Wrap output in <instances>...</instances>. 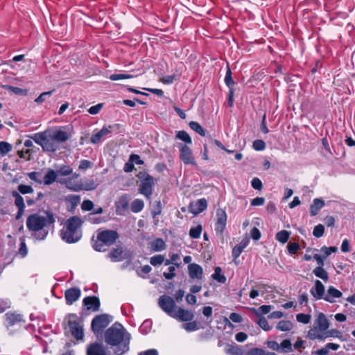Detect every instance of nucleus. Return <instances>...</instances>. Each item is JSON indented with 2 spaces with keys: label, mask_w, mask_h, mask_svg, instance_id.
Returning a JSON list of instances; mask_svg holds the SVG:
<instances>
[{
  "label": "nucleus",
  "mask_w": 355,
  "mask_h": 355,
  "mask_svg": "<svg viewBox=\"0 0 355 355\" xmlns=\"http://www.w3.org/2000/svg\"><path fill=\"white\" fill-rule=\"evenodd\" d=\"M112 320V316L107 313L96 315L92 320L91 323V328L92 331L94 334H98L101 332L109 325Z\"/></svg>",
  "instance_id": "8"
},
{
  "label": "nucleus",
  "mask_w": 355,
  "mask_h": 355,
  "mask_svg": "<svg viewBox=\"0 0 355 355\" xmlns=\"http://www.w3.org/2000/svg\"><path fill=\"white\" fill-rule=\"evenodd\" d=\"M280 350L283 352H289L292 351V344L288 339L284 340L280 344Z\"/></svg>",
  "instance_id": "48"
},
{
  "label": "nucleus",
  "mask_w": 355,
  "mask_h": 355,
  "mask_svg": "<svg viewBox=\"0 0 355 355\" xmlns=\"http://www.w3.org/2000/svg\"><path fill=\"white\" fill-rule=\"evenodd\" d=\"M310 293L315 300H324L326 294L324 286L320 280H315L310 290Z\"/></svg>",
  "instance_id": "13"
},
{
  "label": "nucleus",
  "mask_w": 355,
  "mask_h": 355,
  "mask_svg": "<svg viewBox=\"0 0 355 355\" xmlns=\"http://www.w3.org/2000/svg\"><path fill=\"white\" fill-rule=\"evenodd\" d=\"M288 251L291 254H295L300 249V245L297 243H290L287 246Z\"/></svg>",
  "instance_id": "60"
},
{
  "label": "nucleus",
  "mask_w": 355,
  "mask_h": 355,
  "mask_svg": "<svg viewBox=\"0 0 355 355\" xmlns=\"http://www.w3.org/2000/svg\"><path fill=\"white\" fill-rule=\"evenodd\" d=\"M150 245L154 252H161L166 248V243L162 239H156L151 241Z\"/></svg>",
  "instance_id": "29"
},
{
  "label": "nucleus",
  "mask_w": 355,
  "mask_h": 355,
  "mask_svg": "<svg viewBox=\"0 0 355 355\" xmlns=\"http://www.w3.org/2000/svg\"><path fill=\"white\" fill-rule=\"evenodd\" d=\"M274 308L272 305H261L258 309L250 308V310L257 316L263 317L262 315L268 314Z\"/></svg>",
  "instance_id": "26"
},
{
  "label": "nucleus",
  "mask_w": 355,
  "mask_h": 355,
  "mask_svg": "<svg viewBox=\"0 0 355 355\" xmlns=\"http://www.w3.org/2000/svg\"><path fill=\"white\" fill-rule=\"evenodd\" d=\"M125 330L119 323H114L105 332V341L107 345L116 346L124 340Z\"/></svg>",
  "instance_id": "5"
},
{
  "label": "nucleus",
  "mask_w": 355,
  "mask_h": 355,
  "mask_svg": "<svg viewBox=\"0 0 355 355\" xmlns=\"http://www.w3.org/2000/svg\"><path fill=\"white\" fill-rule=\"evenodd\" d=\"M191 129L197 132L201 136H205L206 131L200 125V123L196 121H191L189 124Z\"/></svg>",
  "instance_id": "41"
},
{
  "label": "nucleus",
  "mask_w": 355,
  "mask_h": 355,
  "mask_svg": "<svg viewBox=\"0 0 355 355\" xmlns=\"http://www.w3.org/2000/svg\"><path fill=\"white\" fill-rule=\"evenodd\" d=\"M81 190L92 191L94 190L97 184L93 179H83L80 180Z\"/></svg>",
  "instance_id": "31"
},
{
  "label": "nucleus",
  "mask_w": 355,
  "mask_h": 355,
  "mask_svg": "<svg viewBox=\"0 0 355 355\" xmlns=\"http://www.w3.org/2000/svg\"><path fill=\"white\" fill-rule=\"evenodd\" d=\"M17 189L18 191H12L11 192V195L15 198L14 204L18 209L17 213L15 216V218L16 220H19L24 215L26 207L24 199L20 195V193L23 195L32 193L34 191V190L31 186L25 185L22 184L18 185Z\"/></svg>",
  "instance_id": "4"
},
{
  "label": "nucleus",
  "mask_w": 355,
  "mask_h": 355,
  "mask_svg": "<svg viewBox=\"0 0 355 355\" xmlns=\"http://www.w3.org/2000/svg\"><path fill=\"white\" fill-rule=\"evenodd\" d=\"M152 327V322L150 320H145L139 327V331L143 334H147Z\"/></svg>",
  "instance_id": "49"
},
{
  "label": "nucleus",
  "mask_w": 355,
  "mask_h": 355,
  "mask_svg": "<svg viewBox=\"0 0 355 355\" xmlns=\"http://www.w3.org/2000/svg\"><path fill=\"white\" fill-rule=\"evenodd\" d=\"M257 324L263 330L266 331H268L272 329L265 317H259Z\"/></svg>",
  "instance_id": "47"
},
{
  "label": "nucleus",
  "mask_w": 355,
  "mask_h": 355,
  "mask_svg": "<svg viewBox=\"0 0 355 355\" xmlns=\"http://www.w3.org/2000/svg\"><path fill=\"white\" fill-rule=\"evenodd\" d=\"M180 159L186 165L196 166L191 149L186 144H180Z\"/></svg>",
  "instance_id": "10"
},
{
  "label": "nucleus",
  "mask_w": 355,
  "mask_h": 355,
  "mask_svg": "<svg viewBox=\"0 0 355 355\" xmlns=\"http://www.w3.org/2000/svg\"><path fill=\"white\" fill-rule=\"evenodd\" d=\"M207 207L206 199L201 198L189 205V211L194 215H198L205 211Z\"/></svg>",
  "instance_id": "15"
},
{
  "label": "nucleus",
  "mask_w": 355,
  "mask_h": 355,
  "mask_svg": "<svg viewBox=\"0 0 355 355\" xmlns=\"http://www.w3.org/2000/svg\"><path fill=\"white\" fill-rule=\"evenodd\" d=\"M87 355H107L105 348L102 344L94 343L88 345Z\"/></svg>",
  "instance_id": "19"
},
{
  "label": "nucleus",
  "mask_w": 355,
  "mask_h": 355,
  "mask_svg": "<svg viewBox=\"0 0 355 355\" xmlns=\"http://www.w3.org/2000/svg\"><path fill=\"white\" fill-rule=\"evenodd\" d=\"M311 315L306 313H298L296 315V320L302 324H306L311 322Z\"/></svg>",
  "instance_id": "45"
},
{
  "label": "nucleus",
  "mask_w": 355,
  "mask_h": 355,
  "mask_svg": "<svg viewBox=\"0 0 355 355\" xmlns=\"http://www.w3.org/2000/svg\"><path fill=\"white\" fill-rule=\"evenodd\" d=\"M51 135L59 146L61 143L67 141L71 137V134L69 132L62 130L51 132Z\"/></svg>",
  "instance_id": "21"
},
{
  "label": "nucleus",
  "mask_w": 355,
  "mask_h": 355,
  "mask_svg": "<svg viewBox=\"0 0 355 355\" xmlns=\"http://www.w3.org/2000/svg\"><path fill=\"white\" fill-rule=\"evenodd\" d=\"M83 223V220L80 217L72 216L69 218L60 232L62 239L68 243L78 242L82 237L81 227Z\"/></svg>",
  "instance_id": "2"
},
{
  "label": "nucleus",
  "mask_w": 355,
  "mask_h": 355,
  "mask_svg": "<svg viewBox=\"0 0 355 355\" xmlns=\"http://www.w3.org/2000/svg\"><path fill=\"white\" fill-rule=\"evenodd\" d=\"M175 266H169L168 268V272H164L163 273V275L164 277L166 279H172L175 277Z\"/></svg>",
  "instance_id": "59"
},
{
  "label": "nucleus",
  "mask_w": 355,
  "mask_h": 355,
  "mask_svg": "<svg viewBox=\"0 0 355 355\" xmlns=\"http://www.w3.org/2000/svg\"><path fill=\"white\" fill-rule=\"evenodd\" d=\"M31 139L44 151L54 153L60 147L50 131L35 133L31 137Z\"/></svg>",
  "instance_id": "3"
},
{
  "label": "nucleus",
  "mask_w": 355,
  "mask_h": 355,
  "mask_svg": "<svg viewBox=\"0 0 355 355\" xmlns=\"http://www.w3.org/2000/svg\"><path fill=\"white\" fill-rule=\"evenodd\" d=\"M83 302L87 310L94 312L99 310L101 303L99 298L96 296H87L83 299Z\"/></svg>",
  "instance_id": "16"
},
{
  "label": "nucleus",
  "mask_w": 355,
  "mask_h": 355,
  "mask_svg": "<svg viewBox=\"0 0 355 355\" xmlns=\"http://www.w3.org/2000/svg\"><path fill=\"white\" fill-rule=\"evenodd\" d=\"M276 328L279 331H289L293 328V324L290 320H280L276 325Z\"/></svg>",
  "instance_id": "33"
},
{
  "label": "nucleus",
  "mask_w": 355,
  "mask_h": 355,
  "mask_svg": "<svg viewBox=\"0 0 355 355\" xmlns=\"http://www.w3.org/2000/svg\"><path fill=\"white\" fill-rule=\"evenodd\" d=\"M10 301L7 299H0V313H3L10 307Z\"/></svg>",
  "instance_id": "55"
},
{
  "label": "nucleus",
  "mask_w": 355,
  "mask_h": 355,
  "mask_svg": "<svg viewBox=\"0 0 355 355\" xmlns=\"http://www.w3.org/2000/svg\"><path fill=\"white\" fill-rule=\"evenodd\" d=\"M324 206V202L320 198H315L310 206V214L312 216L317 215L319 211Z\"/></svg>",
  "instance_id": "25"
},
{
  "label": "nucleus",
  "mask_w": 355,
  "mask_h": 355,
  "mask_svg": "<svg viewBox=\"0 0 355 355\" xmlns=\"http://www.w3.org/2000/svg\"><path fill=\"white\" fill-rule=\"evenodd\" d=\"M188 271L189 277L191 279H202L203 270L202 268L197 264V263H190L188 266Z\"/></svg>",
  "instance_id": "20"
},
{
  "label": "nucleus",
  "mask_w": 355,
  "mask_h": 355,
  "mask_svg": "<svg viewBox=\"0 0 355 355\" xmlns=\"http://www.w3.org/2000/svg\"><path fill=\"white\" fill-rule=\"evenodd\" d=\"M132 77H133L132 75L128 74V73H114L110 76V79L111 80L115 81V80H123V79L132 78Z\"/></svg>",
  "instance_id": "50"
},
{
  "label": "nucleus",
  "mask_w": 355,
  "mask_h": 355,
  "mask_svg": "<svg viewBox=\"0 0 355 355\" xmlns=\"http://www.w3.org/2000/svg\"><path fill=\"white\" fill-rule=\"evenodd\" d=\"M246 355H266V352L259 348H253Z\"/></svg>",
  "instance_id": "64"
},
{
  "label": "nucleus",
  "mask_w": 355,
  "mask_h": 355,
  "mask_svg": "<svg viewBox=\"0 0 355 355\" xmlns=\"http://www.w3.org/2000/svg\"><path fill=\"white\" fill-rule=\"evenodd\" d=\"M313 274L318 278L322 279L324 282H327L329 279V275L327 272L323 268V266L316 267L313 271Z\"/></svg>",
  "instance_id": "36"
},
{
  "label": "nucleus",
  "mask_w": 355,
  "mask_h": 355,
  "mask_svg": "<svg viewBox=\"0 0 355 355\" xmlns=\"http://www.w3.org/2000/svg\"><path fill=\"white\" fill-rule=\"evenodd\" d=\"M342 295L341 291L331 286L327 291L324 300L329 303H334L336 302V299L341 297Z\"/></svg>",
  "instance_id": "18"
},
{
  "label": "nucleus",
  "mask_w": 355,
  "mask_h": 355,
  "mask_svg": "<svg viewBox=\"0 0 355 355\" xmlns=\"http://www.w3.org/2000/svg\"><path fill=\"white\" fill-rule=\"evenodd\" d=\"M225 352L229 355H243V350L236 345H227L225 348Z\"/></svg>",
  "instance_id": "30"
},
{
  "label": "nucleus",
  "mask_w": 355,
  "mask_h": 355,
  "mask_svg": "<svg viewBox=\"0 0 355 355\" xmlns=\"http://www.w3.org/2000/svg\"><path fill=\"white\" fill-rule=\"evenodd\" d=\"M93 207L94 203L89 200H85L81 205V209L83 211H91Z\"/></svg>",
  "instance_id": "62"
},
{
  "label": "nucleus",
  "mask_w": 355,
  "mask_h": 355,
  "mask_svg": "<svg viewBox=\"0 0 355 355\" xmlns=\"http://www.w3.org/2000/svg\"><path fill=\"white\" fill-rule=\"evenodd\" d=\"M158 305L160 309L169 316L172 317L177 309L174 300L166 295H161L158 299Z\"/></svg>",
  "instance_id": "9"
},
{
  "label": "nucleus",
  "mask_w": 355,
  "mask_h": 355,
  "mask_svg": "<svg viewBox=\"0 0 355 355\" xmlns=\"http://www.w3.org/2000/svg\"><path fill=\"white\" fill-rule=\"evenodd\" d=\"M176 138L184 141L185 144H191L192 140L189 135L184 130L178 131Z\"/></svg>",
  "instance_id": "40"
},
{
  "label": "nucleus",
  "mask_w": 355,
  "mask_h": 355,
  "mask_svg": "<svg viewBox=\"0 0 355 355\" xmlns=\"http://www.w3.org/2000/svg\"><path fill=\"white\" fill-rule=\"evenodd\" d=\"M60 183H64L67 189L73 191H81L80 180L76 181L73 178H69L64 182L59 181Z\"/></svg>",
  "instance_id": "24"
},
{
  "label": "nucleus",
  "mask_w": 355,
  "mask_h": 355,
  "mask_svg": "<svg viewBox=\"0 0 355 355\" xmlns=\"http://www.w3.org/2000/svg\"><path fill=\"white\" fill-rule=\"evenodd\" d=\"M6 321L10 325H14L15 323L22 320V315L14 313L8 312L6 314Z\"/></svg>",
  "instance_id": "34"
},
{
  "label": "nucleus",
  "mask_w": 355,
  "mask_h": 355,
  "mask_svg": "<svg viewBox=\"0 0 355 355\" xmlns=\"http://www.w3.org/2000/svg\"><path fill=\"white\" fill-rule=\"evenodd\" d=\"M251 186L253 189L259 191H260L263 187L262 182L258 178H254L252 180Z\"/></svg>",
  "instance_id": "63"
},
{
  "label": "nucleus",
  "mask_w": 355,
  "mask_h": 355,
  "mask_svg": "<svg viewBox=\"0 0 355 355\" xmlns=\"http://www.w3.org/2000/svg\"><path fill=\"white\" fill-rule=\"evenodd\" d=\"M118 236V234L116 231L105 230L98 234L97 239L106 245H110L116 241Z\"/></svg>",
  "instance_id": "12"
},
{
  "label": "nucleus",
  "mask_w": 355,
  "mask_h": 355,
  "mask_svg": "<svg viewBox=\"0 0 355 355\" xmlns=\"http://www.w3.org/2000/svg\"><path fill=\"white\" fill-rule=\"evenodd\" d=\"M128 198L126 195L121 196L117 201L115 202L116 209L117 211H125L128 208Z\"/></svg>",
  "instance_id": "28"
},
{
  "label": "nucleus",
  "mask_w": 355,
  "mask_h": 355,
  "mask_svg": "<svg viewBox=\"0 0 355 355\" xmlns=\"http://www.w3.org/2000/svg\"><path fill=\"white\" fill-rule=\"evenodd\" d=\"M27 176L33 181L42 184V181L40 178V173L36 171H33L27 173Z\"/></svg>",
  "instance_id": "61"
},
{
  "label": "nucleus",
  "mask_w": 355,
  "mask_h": 355,
  "mask_svg": "<svg viewBox=\"0 0 355 355\" xmlns=\"http://www.w3.org/2000/svg\"><path fill=\"white\" fill-rule=\"evenodd\" d=\"M324 331L320 330L317 327H313L308 331V337L310 339H323Z\"/></svg>",
  "instance_id": "32"
},
{
  "label": "nucleus",
  "mask_w": 355,
  "mask_h": 355,
  "mask_svg": "<svg viewBox=\"0 0 355 355\" xmlns=\"http://www.w3.org/2000/svg\"><path fill=\"white\" fill-rule=\"evenodd\" d=\"M53 90L42 92L37 98L35 99V102L37 103H42L46 101V99L51 96Z\"/></svg>",
  "instance_id": "58"
},
{
  "label": "nucleus",
  "mask_w": 355,
  "mask_h": 355,
  "mask_svg": "<svg viewBox=\"0 0 355 355\" xmlns=\"http://www.w3.org/2000/svg\"><path fill=\"white\" fill-rule=\"evenodd\" d=\"M12 150V145L6 141H0V155L4 156Z\"/></svg>",
  "instance_id": "46"
},
{
  "label": "nucleus",
  "mask_w": 355,
  "mask_h": 355,
  "mask_svg": "<svg viewBox=\"0 0 355 355\" xmlns=\"http://www.w3.org/2000/svg\"><path fill=\"white\" fill-rule=\"evenodd\" d=\"M111 126L109 128L103 127L100 131L92 135L90 138L91 143L96 144H98L102 138L107 136L111 133Z\"/></svg>",
  "instance_id": "22"
},
{
  "label": "nucleus",
  "mask_w": 355,
  "mask_h": 355,
  "mask_svg": "<svg viewBox=\"0 0 355 355\" xmlns=\"http://www.w3.org/2000/svg\"><path fill=\"white\" fill-rule=\"evenodd\" d=\"M3 87L9 91L12 92L14 94L17 95H24L26 94V91L24 89L17 87H13L11 85H4Z\"/></svg>",
  "instance_id": "56"
},
{
  "label": "nucleus",
  "mask_w": 355,
  "mask_h": 355,
  "mask_svg": "<svg viewBox=\"0 0 355 355\" xmlns=\"http://www.w3.org/2000/svg\"><path fill=\"white\" fill-rule=\"evenodd\" d=\"M144 207V202L141 199L134 200L130 206L131 211L134 213L140 212Z\"/></svg>",
  "instance_id": "37"
},
{
  "label": "nucleus",
  "mask_w": 355,
  "mask_h": 355,
  "mask_svg": "<svg viewBox=\"0 0 355 355\" xmlns=\"http://www.w3.org/2000/svg\"><path fill=\"white\" fill-rule=\"evenodd\" d=\"M163 262H164V256H162L161 254L155 255L150 259V264L154 266L161 265L162 263H163Z\"/></svg>",
  "instance_id": "52"
},
{
  "label": "nucleus",
  "mask_w": 355,
  "mask_h": 355,
  "mask_svg": "<svg viewBox=\"0 0 355 355\" xmlns=\"http://www.w3.org/2000/svg\"><path fill=\"white\" fill-rule=\"evenodd\" d=\"M216 215V222L214 230L216 234H222L226 227L227 216L225 209L221 208L217 209Z\"/></svg>",
  "instance_id": "11"
},
{
  "label": "nucleus",
  "mask_w": 355,
  "mask_h": 355,
  "mask_svg": "<svg viewBox=\"0 0 355 355\" xmlns=\"http://www.w3.org/2000/svg\"><path fill=\"white\" fill-rule=\"evenodd\" d=\"M290 236V233L286 230H281L276 234V239L282 243H286Z\"/></svg>",
  "instance_id": "43"
},
{
  "label": "nucleus",
  "mask_w": 355,
  "mask_h": 355,
  "mask_svg": "<svg viewBox=\"0 0 355 355\" xmlns=\"http://www.w3.org/2000/svg\"><path fill=\"white\" fill-rule=\"evenodd\" d=\"M28 249L25 243L24 239H20V246L18 250V254L21 257H25L27 255Z\"/></svg>",
  "instance_id": "53"
},
{
  "label": "nucleus",
  "mask_w": 355,
  "mask_h": 355,
  "mask_svg": "<svg viewBox=\"0 0 355 355\" xmlns=\"http://www.w3.org/2000/svg\"><path fill=\"white\" fill-rule=\"evenodd\" d=\"M252 147L255 150H263L266 148V144L263 140L257 139L253 141Z\"/></svg>",
  "instance_id": "57"
},
{
  "label": "nucleus",
  "mask_w": 355,
  "mask_h": 355,
  "mask_svg": "<svg viewBox=\"0 0 355 355\" xmlns=\"http://www.w3.org/2000/svg\"><path fill=\"white\" fill-rule=\"evenodd\" d=\"M57 173L53 169H49L45 174L43 180V183L45 185H51L57 180Z\"/></svg>",
  "instance_id": "27"
},
{
  "label": "nucleus",
  "mask_w": 355,
  "mask_h": 355,
  "mask_svg": "<svg viewBox=\"0 0 355 355\" xmlns=\"http://www.w3.org/2000/svg\"><path fill=\"white\" fill-rule=\"evenodd\" d=\"M182 327L188 332L194 331L199 329L197 322L195 321L182 324Z\"/></svg>",
  "instance_id": "51"
},
{
  "label": "nucleus",
  "mask_w": 355,
  "mask_h": 355,
  "mask_svg": "<svg viewBox=\"0 0 355 355\" xmlns=\"http://www.w3.org/2000/svg\"><path fill=\"white\" fill-rule=\"evenodd\" d=\"M70 332L77 340H83L84 333L83 327L76 314H69L66 318Z\"/></svg>",
  "instance_id": "7"
},
{
  "label": "nucleus",
  "mask_w": 355,
  "mask_h": 355,
  "mask_svg": "<svg viewBox=\"0 0 355 355\" xmlns=\"http://www.w3.org/2000/svg\"><path fill=\"white\" fill-rule=\"evenodd\" d=\"M81 291L79 288L73 287L65 291L64 297L66 303L71 305L76 302L80 297Z\"/></svg>",
  "instance_id": "14"
},
{
  "label": "nucleus",
  "mask_w": 355,
  "mask_h": 355,
  "mask_svg": "<svg viewBox=\"0 0 355 355\" xmlns=\"http://www.w3.org/2000/svg\"><path fill=\"white\" fill-rule=\"evenodd\" d=\"M55 220L51 211H45L43 214L38 213L31 214L26 220V227L32 236L38 240H44L47 236L49 227Z\"/></svg>",
  "instance_id": "1"
},
{
  "label": "nucleus",
  "mask_w": 355,
  "mask_h": 355,
  "mask_svg": "<svg viewBox=\"0 0 355 355\" xmlns=\"http://www.w3.org/2000/svg\"><path fill=\"white\" fill-rule=\"evenodd\" d=\"M202 225H198L196 227H193L189 230V236L192 239H198L200 238L202 233Z\"/></svg>",
  "instance_id": "44"
},
{
  "label": "nucleus",
  "mask_w": 355,
  "mask_h": 355,
  "mask_svg": "<svg viewBox=\"0 0 355 355\" xmlns=\"http://www.w3.org/2000/svg\"><path fill=\"white\" fill-rule=\"evenodd\" d=\"M315 325L324 332L328 329L329 326V321L323 313L318 314Z\"/></svg>",
  "instance_id": "23"
},
{
  "label": "nucleus",
  "mask_w": 355,
  "mask_h": 355,
  "mask_svg": "<svg viewBox=\"0 0 355 355\" xmlns=\"http://www.w3.org/2000/svg\"><path fill=\"white\" fill-rule=\"evenodd\" d=\"M324 227L322 225L319 224L314 227L313 234L316 238H320L324 234Z\"/></svg>",
  "instance_id": "54"
},
{
  "label": "nucleus",
  "mask_w": 355,
  "mask_h": 355,
  "mask_svg": "<svg viewBox=\"0 0 355 355\" xmlns=\"http://www.w3.org/2000/svg\"><path fill=\"white\" fill-rule=\"evenodd\" d=\"M224 81L225 83V85L230 89H231L234 86V85L235 84V82L234 81V80L232 78V76L231 69H230V68L228 64L227 66V71H226V73H225Z\"/></svg>",
  "instance_id": "42"
},
{
  "label": "nucleus",
  "mask_w": 355,
  "mask_h": 355,
  "mask_svg": "<svg viewBox=\"0 0 355 355\" xmlns=\"http://www.w3.org/2000/svg\"><path fill=\"white\" fill-rule=\"evenodd\" d=\"M139 178L141 181L139 191L147 199H150L153 193V187L155 184L154 179L148 173H140Z\"/></svg>",
  "instance_id": "6"
},
{
  "label": "nucleus",
  "mask_w": 355,
  "mask_h": 355,
  "mask_svg": "<svg viewBox=\"0 0 355 355\" xmlns=\"http://www.w3.org/2000/svg\"><path fill=\"white\" fill-rule=\"evenodd\" d=\"M222 270L220 267H216L214 272L211 275V278L220 284L225 283L226 277L221 273Z\"/></svg>",
  "instance_id": "35"
},
{
  "label": "nucleus",
  "mask_w": 355,
  "mask_h": 355,
  "mask_svg": "<svg viewBox=\"0 0 355 355\" xmlns=\"http://www.w3.org/2000/svg\"><path fill=\"white\" fill-rule=\"evenodd\" d=\"M55 172L57 173L58 176H68L72 173L73 168L68 165H62L57 168Z\"/></svg>",
  "instance_id": "38"
},
{
  "label": "nucleus",
  "mask_w": 355,
  "mask_h": 355,
  "mask_svg": "<svg viewBox=\"0 0 355 355\" xmlns=\"http://www.w3.org/2000/svg\"><path fill=\"white\" fill-rule=\"evenodd\" d=\"M122 254L123 251L121 249L116 248L113 249L108 256L112 261L116 262L120 261L123 259Z\"/></svg>",
  "instance_id": "39"
},
{
  "label": "nucleus",
  "mask_w": 355,
  "mask_h": 355,
  "mask_svg": "<svg viewBox=\"0 0 355 355\" xmlns=\"http://www.w3.org/2000/svg\"><path fill=\"white\" fill-rule=\"evenodd\" d=\"M172 318L180 321H191L193 318V313L180 307L175 311Z\"/></svg>",
  "instance_id": "17"
}]
</instances>
